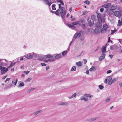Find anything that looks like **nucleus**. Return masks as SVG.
Segmentation results:
<instances>
[{
	"label": "nucleus",
	"mask_w": 122,
	"mask_h": 122,
	"mask_svg": "<svg viewBox=\"0 0 122 122\" xmlns=\"http://www.w3.org/2000/svg\"><path fill=\"white\" fill-rule=\"evenodd\" d=\"M83 31H79V32H76L74 35L72 39V41H74L75 40V39L77 38H79L81 36V34L82 33Z\"/></svg>",
	"instance_id": "f257e3e1"
},
{
	"label": "nucleus",
	"mask_w": 122,
	"mask_h": 122,
	"mask_svg": "<svg viewBox=\"0 0 122 122\" xmlns=\"http://www.w3.org/2000/svg\"><path fill=\"white\" fill-rule=\"evenodd\" d=\"M0 70L2 71L1 74H3L5 73L8 71V68H5L3 67L2 66L0 65Z\"/></svg>",
	"instance_id": "f03ea898"
},
{
	"label": "nucleus",
	"mask_w": 122,
	"mask_h": 122,
	"mask_svg": "<svg viewBox=\"0 0 122 122\" xmlns=\"http://www.w3.org/2000/svg\"><path fill=\"white\" fill-rule=\"evenodd\" d=\"M113 13H114V15L118 18H120V17L121 15H122V11L120 10L119 11H115L114 12L113 11H112V14H113Z\"/></svg>",
	"instance_id": "7ed1b4c3"
},
{
	"label": "nucleus",
	"mask_w": 122,
	"mask_h": 122,
	"mask_svg": "<svg viewBox=\"0 0 122 122\" xmlns=\"http://www.w3.org/2000/svg\"><path fill=\"white\" fill-rule=\"evenodd\" d=\"M97 13V18H98V21L99 22L100 21L101 23H102V15L101 14L96 12Z\"/></svg>",
	"instance_id": "20e7f679"
},
{
	"label": "nucleus",
	"mask_w": 122,
	"mask_h": 122,
	"mask_svg": "<svg viewBox=\"0 0 122 122\" xmlns=\"http://www.w3.org/2000/svg\"><path fill=\"white\" fill-rule=\"evenodd\" d=\"M25 56L27 59H30L33 58V55H32V53H29L25 55Z\"/></svg>",
	"instance_id": "39448f33"
},
{
	"label": "nucleus",
	"mask_w": 122,
	"mask_h": 122,
	"mask_svg": "<svg viewBox=\"0 0 122 122\" xmlns=\"http://www.w3.org/2000/svg\"><path fill=\"white\" fill-rule=\"evenodd\" d=\"M44 2L46 5H48L50 7L53 2L52 1L49 2L48 0H45Z\"/></svg>",
	"instance_id": "423d86ee"
},
{
	"label": "nucleus",
	"mask_w": 122,
	"mask_h": 122,
	"mask_svg": "<svg viewBox=\"0 0 122 122\" xmlns=\"http://www.w3.org/2000/svg\"><path fill=\"white\" fill-rule=\"evenodd\" d=\"M111 5L110 3H108L107 4H105L102 6L101 7H104L107 8L106 11H107L108 10V8Z\"/></svg>",
	"instance_id": "0eeeda50"
},
{
	"label": "nucleus",
	"mask_w": 122,
	"mask_h": 122,
	"mask_svg": "<svg viewBox=\"0 0 122 122\" xmlns=\"http://www.w3.org/2000/svg\"><path fill=\"white\" fill-rule=\"evenodd\" d=\"M102 26H99L96 28L94 32L96 33H99L100 32V31H99L101 28Z\"/></svg>",
	"instance_id": "6e6552de"
},
{
	"label": "nucleus",
	"mask_w": 122,
	"mask_h": 122,
	"mask_svg": "<svg viewBox=\"0 0 122 122\" xmlns=\"http://www.w3.org/2000/svg\"><path fill=\"white\" fill-rule=\"evenodd\" d=\"M100 22H97L95 23L94 24V26L95 27L99 26H102V22L101 23L100 21H99Z\"/></svg>",
	"instance_id": "1a4fd4ad"
},
{
	"label": "nucleus",
	"mask_w": 122,
	"mask_h": 122,
	"mask_svg": "<svg viewBox=\"0 0 122 122\" xmlns=\"http://www.w3.org/2000/svg\"><path fill=\"white\" fill-rule=\"evenodd\" d=\"M105 55L104 53H102L101 55L99 58V60L100 61H101L104 58Z\"/></svg>",
	"instance_id": "9d476101"
},
{
	"label": "nucleus",
	"mask_w": 122,
	"mask_h": 122,
	"mask_svg": "<svg viewBox=\"0 0 122 122\" xmlns=\"http://www.w3.org/2000/svg\"><path fill=\"white\" fill-rule=\"evenodd\" d=\"M67 25L70 28L72 29H75L76 28V26L74 25H72L70 24L67 23Z\"/></svg>",
	"instance_id": "9b49d317"
},
{
	"label": "nucleus",
	"mask_w": 122,
	"mask_h": 122,
	"mask_svg": "<svg viewBox=\"0 0 122 122\" xmlns=\"http://www.w3.org/2000/svg\"><path fill=\"white\" fill-rule=\"evenodd\" d=\"M53 55H52L51 54H48L46 56V57L45 58H48L51 59H52L53 58Z\"/></svg>",
	"instance_id": "f8f14e48"
},
{
	"label": "nucleus",
	"mask_w": 122,
	"mask_h": 122,
	"mask_svg": "<svg viewBox=\"0 0 122 122\" xmlns=\"http://www.w3.org/2000/svg\"><path fill=\"white\" fill-rule=\"evenodd\" d=\"M0 61H2L3 62V66H5L7 65V62L8 61L7 60L5 59L3 60L1 59Z\"/></svg>",
	"instance_id": "ddd939ff"
},
{
	"label": "nucleus",
	"mask_w": 122,
	"mask_h": 122,
	"mask_svg": "<svg viewBox=\"0 0 122 122\" xmlns=\"http://www.w3.org/2000/svg\"><path fill=\"white\" fill-rule=\"evenodd\" d=\"M96 67L94 66H93L92 67L89 69V71H92L96 70Z\"/></svg>",
	"instance_id": "4468645a"
},
{
	"label": "nucleus",
	"mask_w": 122,
	"mask_h": 122,
	"mask_svg": "<svg viewBox=\"0 0 122 122\" xmlns=\"http://www.w3.org/2000/svg\"><path fill=\"white\" fill-rule=\"evenodd\" d=\"M61 56V54H57L55 56V58L56 59H59Z\"/></svg>",
	"instance_id": "2eb2a0df"
},
{
	"label": "nucleus",
	"mask_w": 122,
	"mask_h": 122,
	"mask_svg": "<svg viewBox=\"0 0 122 122\" xmlns=\"http://www.w3.org/2000/svg\"><path fill=\"white\" fill-rule=\"evenodd\" d=\"M45 56L44 55H42V56H40L38 58V60L41 61H42L43 59L45 58Z\"/></svg>",
	"instance_id": "dca6fc26"
},
{
	"label": "nucleus",
	"mask_w": 122,
	"mask_h": 122,
	"mask_svg": "<svg viewBox=\"0 0 122 122\" xmlns=\"http://www.w3.org/2000/svg\"><path fill=\"white\" fill-rule=\"evenodd\" d=\"M18 81V79H16L15 80V79H13L12 81V83L14 85H16Z\"/></svg>",
	"instance_id": "f3484780"
},
{
	"label": "nucleus",
	"mask_w": 122,
	"mask_h": 122,
	"mask_svg": "<svg viewBox=\"0 0 122 122\" xmlns=\"http://www.w3.org/2000/svg\"><path fill=\"white\" fill-rule=\"evenodd\" d=\"M66 10H65L63 13V14H61V16L62 19H64L65 17V15L66 14Z\"/></svg>",
	"instance_id": "a211bd4d"
},
{
	"label": "nucleus",
	"mask_w": 122,
	"mask_h": 122,
	"mask_svg": "<svg viewBox=\"0 0 122 122\" xmlns=\"http://www.w3.org/2000/svg\"><path fill=\"white\" fill-rule=\"evenodd\" d=\"M94 21H93V22H92L91 20H89L88 22L89 25L90 26H92L94 24Z\"/></svg>",
	"instance_id": "6ab92c4d"
},
{
	"label": "nucleus",
	"mask_w": 122,
	"mask_h": 122,
	"mask_svg": "<svg viewBox=\"0 0 122 122\" xmlns=\"http://www.w3.org/2000/svg\"><path fill=\"white\" fill-rule=\"evenodd\" d=\"M106 47L103 46L102 48V53L106 51Z\"/></svg>",
	"instance_id": "aec40b11"
},
{
	"label": "nucleus",
	"mask_w": 122,
	"mask_h": 122,
	"mask_svg": "<svg viewBox=\"0 0 122 122\" xmlns=\"http://www.w3.org/2000/svg\"><path fill=\"white\" fill-rule=\"evenodd\" d=\"M117 6H111V10L113 11V10L117 9ZM113 11H112V12Z\"/></svg>",
	"instance_id": "412c9836"
},
{
	"label": "nucleus",
	"mask_w": 122,
	"mask_h": 122,
	"mask_svg": "<svg viewBox=\"0 0 122 122\" xmlns=\"http://www.w3.org/2000/svg\"><path fill=\"white\" fill-rule=\"evenodd\" d=\"M32 54L33 55V56H34V57H35L37 58L39 57V54L35 53L34 52L32 53Z\"/></svg>",
	"instance_id": "4be33fe9"
},
{
	"label": "nucleus",
	"mask_w": 122,
	"mask_h": 122,
	"mask_svg": "<svg viewBox=\"0 0 122 122\" xmlns=\"http://www.w3.org/2000/svg\"><path fill=\"white\" fill-rule=\"evenodd\" d=\"M61 9H59V8L56 11H55V14L56 15H58L59 14V11H60Z\"/></svg>",
	"instance_id": "5701e85b"
},
{
	"label": "nucleus",
	"mask_w": 122,
	"mask_h": 122,
	"mask_svg": "<svg viewBox=\"0 0 122 122\" xmlns=\"http://www.w3.org/2000/svg\"><path fill=\"white\" fill-rule=\"evenodd\" d=\"M68 103L66 102H60L59 103V105H68Z\"/></svg>",
	"instance_id": "b1692460"
},
{
	"label": "nucleus",
	"mask_w": 122,
	"mask_h": 122,
	"mask_svg": "<svg viewBox=\"0 0 122 122\" xmlns=\"http://www.w3.org/2000/svg\"><path fill=\"white\" fill-rule=\"evenodd\" d=\"M65 8L64 7H63L62 9H61V11L60 12V14H63V13L66 10H65Z\"/></svg>",
	"instance_id": "393cba45"
},
{
	"label": "nucleus",
	"mask_w": 122,
	"mask_h": 122,
	"mask_svg": "<svg viewBox=\"0 0 122 122\" xmlns=\"http://www.w3.org/2000/svg\"><path fill=\"white\" fill-rule=\"evenodd\" d=\"M24 84L23 82H22L20 83L18 86V87H21L24 86Z\"/></svg>",
	"instance_id": "a878e982"
},
{
	"label": "nucleus",
	"mask_w": 122,
	"mask_h": 122,
	"mask_svg": "<svg viewBox=\"0 0 122 122\" xmlns=\"http://www.w3.org/2000/svg\"><path fill=\"white\" fill-rule=\"evenodd\" d=\"M84 96L86 97L90 98H92L93 97V96L91 94H86Z\"/></svg>",
	"instance_id": "bb28decb"
},
{
	"label": "nucleus",
	"mask_w": 122,
	"mask_h": 122,
	"mask_svg": "<svg viewBox=\"0 0 122 122\" xmlns=\"http://www.w3.org/2000/svg\"><path fill=\"white\" fill-rule=\"evenodd\" d=\"M16 63L15 62L14 63H11L10 64V65L8 67V68H10L12 67Z\"/></svg>",
	"instance_id": "cd10ccee"
},
{
	"label": "nucleus",
	"mask_w": 122,
	"mask_h": 122,
	"mask_svg": "<svg viewBox=\"0 0 122 122\" xmlns=\"http://www.w3.org/2000/svg\"><path fill=\"white\" fill-rule=\"evenodd\" d=\"M81 99L83 100L84 101H88V99L87 98H85L84 96H82L81 98Z\"/></svg>",
	"instance_id": "c85d7f7f"
},
{
	"label": "nucleus",
	"mask_w": 122,
	"mask_h": 122,
	"mask_svg": "<svg viewBox=\"0 0 122 122\" xmlns=\"http://www.w3.org/2000/svg\"><path fill=\"white\" fill-rule=\"evenodd\" d=\"M96 16L94 15H92L91 16V19H92L93 21L95 20L96 19Z\"/></svg>",
	"instance_id": "c756f323"
},
{
	"label": "nucleus",
	"mask_w": 122,
	"mask_h": 122,
	"mask_svg": "<svg viewBox=\"0 0 122 122\" xmlns=\"http://www.w3.org/2000/svg\"><path fill=\"white\" fill-rule=\"evenodd\" d=\"M57 2H59L61 3L62 5H64V3L63 1L62 0H58L57 1Z\"/></svg>",
	"instance_id": "7c9ffc66"
},
{
	"label": "nucleus",
	"mask_w": 122,
	"mask_h": 122,
	"mask_svg": "<svg viewBox=\"0 0 122 122\" xmlns=\"http://www.w3.org/2000/svg\"><path fill=\"white\" fill-rule=\"evenodd\" d=\"M76 70V67L75 66L73 67L71 69V71H75Z\"/></svg>",
	"instance_id": "2f4dec72"
},
{
	"label": "nucleus",
	"mask_w": 122,
	"mask_h": 122,
	"mask_svg": "<svg viewBox=\"0 0 122 122\" xmlns=\"http://www.w3.org/2000/svg\"><path fill=\"white\" fill-rule=\"evenodd\" d=\"M122 25V22H121L120 20L118 21L117 26H121Z\"/></svg>",
	"instance_id": "473e14b6"
},
{
	"label": "nucleus",
	"mask_w": 122,
	"mask_h": 122,
	"mask_svg": "<svg viewBox=\"0 0 122 122\" xmlns=\"http://www.w3.org/2000/svg\"><path fill=\"white\" fill-rule=\"evenodd\" d=\"M103 27L105 29H107L108 28V26L107 24H105L103 25Z\"/></svg>",
	"instance_id": "72a5a7b5"
},
{
	"label": "nucleus",
	"mask_w": 122,
	"mask_h": 122,
	"mask_svg": "<svg viewBox=\"0 0 122 122\" xmlns=\"http://www.w3.org/2000/svg\"><path fill=\"white\" fill-rule=\"evenodd\" d=\"M76 95V93H74L73 95H72L70 97H69V99H71L74 97H75Z\"/></svg>",
	"instance_id": "f704fd0d"
},
{
	"label": "nucleus",
	"mask_w": 122,
	"mask_h": 122,
	"mask_svg": "<svg viewBox=\"0 0 122 122\" xmlns=\"http://www.w3.org/2000/svg\"><path fill=\"white\" fill-rule=\"evenodd\" d=\"M56 5L55 4H53L52 6V9L53 10H56V8L55 7Z\"/></svg>",
	"instance_id": "c9c22d12"
},
{
	"label": "nucleus",
	"mask_w": 122,
	"mask_h": 122,
	"mask_svg": "<svg viewBox=\"0 0 122 122\" xmlns=\"http://www.w3.org/2000/svg\"><path fill=\"white\" fill-rule=\"evenodd\" d=\"M76 64L79 66H81L82 65V64L80 61H79L78 62H76Z\"/></svg>",
	"instance_id": "e433bc0d"
},
{
	"label": "nucleus",
	"mask_w": 122,
	"mask_h": 122,
	"mask_svg": "<svg viewBox=\"0 0 122 122\" xmlns=\"http://www.w3.org/2000/svg\"><path fill=\"white\" fill-rule=\"evenodd\" d=\"M80 22L82 23H85V20L84 18L81 19L80 20Z\"/></svg>",
	"instance_id": "4c0bfd02"
},
{
	"label": "nucleus",
	"mask_w": 122,
	"mask_h": 122,
	"mask_svg": "<svg viewBox=\"0 0 122 122\" xmlns=\"http://www.w3.org/2000/svg\"><path fill=\"white\" fill-rule=\"evenodd\" d=\"M111 99V97H108L105 100V102H107L109 101Z\"/></svg>",
	"instance_id": "58836bf2"
},
{
	"label": "nucleus",
	"mask_w": 122,
	"mask_h": 122,
	"mask_svg": "<svg viewBox=\"0 0 122 122\" xmlns=\"http://www.w3.org/2000/svg\"><path fill=\"white\" fill-rule=\"evenodd\" d=\"M99 88L101 90H102L104 88V86L101 85H99L98 86Z\"/></svg>",
	"instance_id": "ea45409f"
},
{
	"label": "nucleus",
	"mask_w": 122,
	"mask_h": 122,
	"mask_svg": "<svg viewBox=\"0 0 122 122\" xmlns=\"http://www.w3.org/2000/svg\"><path fill=\"white\" fill-rule=\"evenodd\" d=\"M113 46H114V49L117 50L118 48V46L115 44H114Z\"/></svg>",
	"instance_id": "a19ab883"
},
{
	"label": "nucleus",
	"mask_w": 122,
	"mask_h": 122,
	"mask_svg": "<svg viewBox=\"0 0 122 122\" xmlns=\"http://www.w3.org/2000/svg\"><path fill=\"white\" fill-rule=\"evenodd\" d=\"M42 112L41 110H39L38 111H37L36 112L34 113V115H36L37 114H38V113H39V112Z\"/></svg>",
	"instance_id": "79ce46f5"
},
{
	"label": "nucleus",
	"mask_w": 122,
	"mask_h": 122,
	"mask_svg": "<svg viewBox=\"0 0 122 122\" xmlns=\"http://www.w3.org/2000/svg\"><path fill=\"white\" fill-rule=\"evenodd\" d=\"M107 80H108L109 81H111L112 80V78L111 76H109L107 77Z\"/></svg>",
	"instance_id": "37998d69"
},
{
	"label": "nucleus",
	"mask_w": 122,
	"mask_h": 122,
	"mask_svg": "<svg viewBox=\"0 0 122 122\" xmlns=\"http://www.w3.org/2000/svg\"><path fill=\"white\" fill-rule=\"evenodd\" d=\"M32 79V78H28L25 81L26 82H27L30 81Z\"/></svg>",
	"instance_id": "c03bdc74"
},
{
	"label": "nucleus",
	"mask_w": 122,
	"mask_h": 122,
	"mask_svg": "<svg viewBox=\"0 0 122 122\" xmlns=\"http://www.w3.org/2000/svg\"><path fill=\"white\" fill-rule=\"evenodd\" d=\"M67 53V51H63L62 53V55L63 56H65Z\"/></svg>",
	"instance_id": "a18cd8bd"
},
{
	"label": "nucleus",
	"mask_w": 122,
	"mask_h": 122,
	"mask_svg": "<svg viewBox=\"0 0 122 122\" xmlns=\"http://www.w3.org/2000/svg\"><path fill=\"white\" fill-rule=\"evenodd\" d=\"M81 25L82 26V28L83 29H84L86 28L85 25L84 24L82 23Z\"/></svg>",
	"instance_id": "49530a36"
},
{
	"label": "nucleus",
	"mask_w": 122,
	"mask_h": 122,
	"mask_svg": "<svg viewBox=\"0 0 122 122\" xmlns=\"http://www.w3.org/2000/svg\"><path fill=\"white\" fill-rule=\"evenodd\" d=\"M117 78H114L112 80H111V81L112 83L115 82L117 80Z\"/></svg>",
	"instance_id": "de8ad7c7"
},
{
	"label": "nucleus",
	"mask_w": 122,
	"mask_h": 122,
	"mask_svg": "<svg viewBox=\"0 0 122 122\" xmlns=\"http://www.w3.org/2000/svg\"><path fill=\"white\" fill-rule=\"evenodd\" d=\"M99 118L98 117H95L94 118H92V121H95L97 119H98Z\"/></svg>",
	"instance_id": "09e8293b"
},
{
	"label": "nucleus",
	"mask_w": 122,
	"mask_h": 122,
	"mask_svg": "<svg viewBox=\"0 0 122 122\" xmlns=\"http://www.w3.org/2000/svg\"><path fill=\"white\" fill-rule=\"evenodd\" d=\"M12 84H10L8 85L7 87V88H10L12 87Z\"/></svg>",
	"instance_id": "8fccbe9b"
},
{
	"label": "nucleus",
	"mask_w": 122,
	"mask_h": 122,
	"mask_svg": "<svg viewBox=\"0 0 122 122\" xmlns=\"http://www.w3.org/2000/svg\"><path fill=\"white\" fill-rule=\"evenodd\" d=\"M84 3L87 5L89 4L90 3V2L88 0H86L84 2Z\"/></svg>",
	"instance_id": "3c124183"
},
{
	"label": "nucleus",
	"mask_w": 122,
	"mask_h": 122,
	"mask_svg": "<svg viewBox=\"0 0 122 122\" xmlns=\"http://www.w3.org/2000/svg\"><path fill=\"white\" fill-rule=\"evenodd\" d=\"M59 6V9H62L63 7H62L61 4H59L58 5Z\"/></svg>",
	"instance_id": "603ef678"
},
{
	"label": "nucleus",
	"mask_w": 122,
	"mask_h": 122,
	"mask_svg": "<svg viewBox=\"0 0 122 122\" xmlns=\"http://www.w3.org/2000/svg\"><path fill=\"white\" fill-rule=\"evenodd\" d=\"M35 89L34 88H32L28 90V92H30L31 91H32L34 90Z\"/></svg>",
	"instance_id": "864d4df0"
},
{
	"label": "nucleus",
	"mask_w": 122,
	"mask_h": 122,
	"mask_svg": "<svg viewBox=\"0 0 122 122\" xmlns=\"http://www.w3.org/2000/svg\"><path fill=\"white\" fill-rule=\"evenodd\" d=\"M77 24H78L79 25V26L81 25V23H80V21H77Z\"/></svg>",
	"instance_id": "5fc2aeb1"
},
{
	"label": "nucleus",
	"mask_w": 122,
	"mask_h": 122,
	"mask_svg": "<svg viewBox=\"0 0 122 122\" xmlns=\"http://www.w3.org/2000/svg\"><path fill=\"white\" fill-rule=\"evenodd\" d=\"M83 61L84 64H86L87 62V60L86 59H84Z\"/></svg>",
	"instance_id": "6e6d98bb"
},
{
	"label": "nucleus",
	"mask_w": 122,
	"mask_h": 122,
	"mask_svg": "<svg viewBox=\"0 0 122 122\" xmlns=\"http://www.w3.org/2000/svg\"><path fill=\"white\" fill-rule=\"evenodd\" d=\"M104 30H105V28H102L100 30V31L102 33H103L104 32L103 31Z\"/></svg>",
	"instance_id": "4d7b16f0"
},
{
	"label": "nucleus",
	"mask_w": 122,
	"mask_h": 122,
	"mask_svg": "<svg viewBox=\"0 0 122 122\" xmlns=\"http://www.w3.org/2000/svg\"><path fill=\"white\" fill-rule=\"evenodd\" d=\"M112 71L111 70H109L107 71V74L110 73L112 72Z\"/></svg>",
	"instance_id": "13d9d810"
},
{
	"label": "nucleus",
	"mask_w": 122,
	"mask_h": 122,
	"mask_svg": "<svg viewBox=\"0 0 122 122\" xmlns=\"http://www.w3.org/2000/svg\"><path fill=\"white\" fill-rule=\"evenodd\" d=\"M41 64L42 65V66H46V64L44 63H41Z\"/></svg>",
	"instance_id": "bf43d9fd"
},
{
	"label": "nucleus",
	"mask_w": 122,
	"mask_h": 122,
	"mask_svg": "<svg viewBox=\"0 0 122 122\" xmlns=\"http://www.w3.org/2000/svg\"><path fill=\"white\" fill-rule=\"evenodd\" d=\"M116 31L115 30H111V34H113Z\"/></svg>",
	"instance_id": "052dcab7"
},
{
	"label": "nucleus",
	"mask_w": 122,
	"mask_h": 122,
	"mask_svg": "<svg viewBox=\"0 0 122 122\" xmlns=\"http://www.w3.org/2000/svg\"><path fill=\"white\" fill-rule=\"evenodd\" d=\"M30 72V71H24V72L27 75L29 72Z\"/></svg>",
	"instance_id": "680f3d73"
},
{
	"label": "nucleus",
	"mask_w": 122,
	"mask_h": 122,
	"mask_svg": "<svg viewBox=\"0 0 122 122\" xmlns=\"http://www.w3.org/2000/svg\"><path fill=\"white\" fill-rule=\"evenodd\" d=\"M114 46L113 45H112L110 47V49L111 50H113L114 49Z\"/></svg>",
	"instance_id": "e2e57ef3"
},
{
	"label": "nucleus",
	"mask_w": 122,
	"mask_h": 122,
	"mask_svg": "<svg viewBox=\"0 0 122 122\" xmlns=\"http://www.w3.org/2000/svg\"><path fill=\"white\" fill-rule=\"evenodd\" d=\"M106 15V13H104L102 15V18H105V17Z\"/></svg>",
	"instance_id": "0e129e2a"
},
{
	"label": "nucleus",
	"mask_w": 122,
	"mask_h": 122,
	"mask_svg": "<svg viewBox=\"0 0 122 122\" xmlns=\"http://www.w3.org/2000/svg\"><path fill=\"white\" fill-rule=\"evenodd\" d=\"M72 24L73 25H77V21L74 22L72 23Z\"/></svg>",
	"instance_id": "69168bd1"
},
{
	"label": "nucleus",
	"mask_w": 122,
	"mask_h": 122,
	"mask_svg": "<svg viewBox=\"0 0 122 122\" xmlns=\"http://www.w3.org/2000/svg\"><path fill=\"white\" fill-rule=\"evenodd\" d=\"M88 13V12L87 11H85L84 12H83V14H82V15H85L87 14Z\"/></svg>",
	"instance_id": "338daca9"
},
{
	"label": "nucleus",
	"mask_w": 122,
	"mask_h": 122,
	"mask_svg": "<svg viewBox=\"0 0 122 122\" xmlns=\"http://www.w3.org/2000/svg\"><path fill=\"white\" fill-rule=\"evenodd\" d=\"M100 11L101 12H102L104 11V8H101L100 9Z\"/></svg>",
	"instance_id": "774afa93"
}]
</instances>
